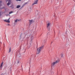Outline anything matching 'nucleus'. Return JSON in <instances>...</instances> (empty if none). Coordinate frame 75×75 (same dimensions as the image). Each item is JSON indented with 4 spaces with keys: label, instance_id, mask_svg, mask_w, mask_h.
Segmentation results:
<instances>
[{
    "label": "nucleus",
    "instance_id": "f257e3e1",
    "mask_svg": "<svg viewBox=\"0 0 75 75\" xmlns=\"http://www.w3.org/2000/svg\"><path fill=\"white\" fill-rule=\"evenodd\" d=\"M43 46H41L37 49V54H38L40 52V51L42 50Z\"/></svg>",
    "mask_w": 75,
    "mask_h": 75
},
{
    "label": "nucleus",
    "instance_id": "f03ea898",
    "mask_svg": "<svg viewBox=\"0 0 75 75\" xmlns=\"http://www.w3.org/2000/svg\"><path fill=\"white\" fill-rule=\"evenodd\" d=\"M59 60H57L56 61L52 63V66H54L55 64H57L58 63V62H59Z\"/></svg>",
    "mask_w": 75,
    "mask_h": 75
},
{
    "label": "nucleus",
    "instance_id": "7ed1b4c3",
    "mask_svg": "<svg viewBox=\"0 0 75 75\" xmlns=\"http://www.w3.org/2000/svg\"><path fill=\"white\" fill-rule=\"evenodd\" d=\"M50 24H51V23H49L47 24V29L49 30H50V28H48V27H49L50 25Z\"/></svg>",
    "mask_w": 75,
    "mask_h": 75
},
{
    "label": "nucleus",
    "instance_id": "20e7f679",
    "mask_svg": "<svg viewBox=\"0 0 75 75\" xmlns=\"http://www.w3.org/2000/svg\"><path fill=\"white\" fill-rule=\"evenodd\" d=\"M38 0H37L36 1H35L34 2V3L33 4H32L33 5H34V4H37V2H38Z\"/></svg>",
    "mask_w": 75,
    "mask_h": 75
},
{
    "label": "nucleus",
    "instance_id": "39448f33",
    "mask_svg": "<svg viewBox=\"0 0 75 75\" xmlns=\"http://www.w3.org/2000/svg\"><path fill=\"white\" fill-rule=\"evenodd\" d=\"M3 62H2L1 64V65L0 67V69H1V68H2V66H3Z\"/></svg>",
    "mask_w": 75,
    "mask_h": 75
},
{
    "label": "nucleus",
    "instance_id": "423d86ee",
    "mask_svg": "<svg viewBox=\"0 0 75 75\" xmlns=\"http://www.w3.org/2000/svg\"><path fill=\"white\" fill-rule=\"evenodd\" d=\"M29 23L30 25V24H33L32 23V21L31 20H29Z\"/></svg>",
    "mask_w": 75,
    "mask_h": 75
},
{
    "label": "nucleus",
    "instance_id": "0eeeda50",
    "mask_svg": "<svg viewBox=\"0 0 75 75\" xmlns=\"http://www.w3.org/2000/svg\"><path fill=\"white\" fill-rule=\"evenodd\" d=\"M4 21H5V22H6V23H10V21H8H8L4 20Z\"/></svg>",
    "mask_w": 75,
    "mask_h": 75
},
{
    "label": "nucleus",
    "instance_id": "6e6552de",
    "mask_svg": "<svg viewBox=\"0 0 75 75\" xmlns=\"http://www.w3.org/2000/svg\"><path fill=\"white\" fill-rule=\"evenodd\" d=\"M11 52V47H10L9 48L8 53H10V52Z\"/></svg>",
    "mask_w": 75,
    "mask_h": 75
},
{
    "label": "nucleus",
    "instance_id": "1a4fd4ad",
    "mask_svg": "<svg viewBox=\"0 0 75 75\" xmlns=\"http://www.w3.org/2000/svg\"><path fill=\"white\" fill-rule=\"evenodd\" d=\"M17 8H19V7H20V5H18L16 7Z\"/></svg>",
    "mask_w": 75,
    "mask_h": 75
},
{
    "label": "nucleus",
    "instance_id": "9d476101",
    "mask_svg": "<svg viewBox=\"0 0 75 75\" xmlns=\"http://www.w3.org/2000/svg\"><path fill=\"white\" fill-rule=\"evenodd\" d=\"M10 4V2H8L7 4V6H9V5Z\"/></svg>",
    "mask_w": 75,
    "mask_h": 75
},
{
    "label": "nucleus",
    "instance_id": "9b49d317",
    "mask_svg": "<svg viewBox=\"0 0 75 75\" xmlns=\"http://www.w3.org/2000/svg\"><path fill=\"white\" fill-rule=\"evenodd\" d=\"M13 13V12L12 11H11V12H9V14H11V13Z\"/></svg>",
    "mask_w": 75,
    "mask_h": 75
},
{
    "label": "nucleus",
    "instance_id": "f8f14e48",
    "mask_svg": "<svg viewBox=\"0 0 75 75\" xmlns=\"http://www.w3.org/2000/svg\"><path fill=\"white\" fill-rule=\"evenodd\" d=\"M20 62V61L19 60H17V64H18Z\"/></svg>",
    "mask_w": 75,
    "mask_h": 75
},
{
    "label": "nucleus",
    "instance_id": "ddd939ff",
    "mask_svg": "<svg viewBox=\"0 0 75 75\" xmlns=\"http://www.w3.org/2000/svg\"><path fill=\"white\" fill-rule=\"evenodd\" d=\"M18 21V19H16V20L15 21V23H17Z\"/></svg>",
    "mask_w": 75,
    "mask_h": 75
},
{
    "label": "nucleus",
    "instance_id": "4468645a",
    "mask_svg": "<svg viewBox=\"0 0 75 75\" xmlns=\"http://www.w3.org/2000/svg\"><path fill=\"white\" fill-rule=\"evenodd\" d=\"M63 54H61V57L62 58L63 57Z\"/></svg>",
    "mask_w": 75,
    "mask_h": 75
},
{
    "label": "nucleus",
    "instance_id": "2eb2a0df",
    "mask_svg": "<svg viewBox=\"0 0 75 75\" xmlns=\"http://www.w3.org/2000/svg\"><path fill=\"white\" fill-rule=\"evenodd\" d=\"M32 20V23H34V22H35V21H34L33 20Z\"/></svg>",
    "mask_w": 75,
    "mask_h": 75
},
{
    "label": "nucleus",
    "instance_id": "dca6fc26",
    "mask_svg": "<svg viewBox=\"0 0 75 75\" xmlns=\"http://www.w3.org/2000/svg\"><path fill=\"white\" fill-rule=\"evenodd\" d=\"M50 35V33H47V36H48V35Z\"/></svg>",
    "mask_w": 75,
    "mask_h": 75
},
{
    "label": "nucleus",
    "instance_id": "f3484780",
    "mask_svg": "<svg viewBox=\"0 0 75 75\" xmlns=\"http://www.w3.org/2000/svg\"><path fill=\"white\" fill-rule=\"evenodd\" d=\"M26 4H27V2L26 3H25V4L23 5V6H24V5H25Z\"/></svg>",
    "mask_w": 75,
    "mask_h": 75
},
{
    "label": "nucleus",
    "instance_id": "a211bd4d",
    "mask_svg": "<svg viewBox=\"0 0 75 75\" xmlns=\"http://www.w3.org/2000/svg\"><path fill=\"white\" fill-rule=\"evenodd\" d=\"M54 71H52V74H54Z\"/></svg>",
    "mask_w": 75,
    "mask_h": 75
},
{
    "label": "nucleus",
    "instance_id": "6ab92c4d",
    "mask_svg": "<svg viewBox=\"0 0 75 75\" xmlns=\"http://www.w3.org/2000/svg\"><path fill=\"white\" fill-rule=\"evenodd\" d=\"M1 15V13L0 12V16Z\"/></svg>",
    "mask_w": 75,
    "mask_h": 75
},
{
    "label": "nucleus",
    "instance_id": "aec40b11",
    "mask_svg": "<svg viewBox=\"0 0 75 75\" xmlns=\"http://www.w3.org/2000/svg\"><path fill=\"white\" fill-rule=\"evenodd\" d=\"M19 55H20V54H19V55H18V57H20V56H19Z\"/></svg>",
    "mask_w": 75,
    "mask_h": 75
},
{
    "label": "nucleus",
    "instance_id": "412c9836",
    "mask_svg": "<svg viewBox=\"0 0 75 75\" xmlns=\"http://www.w3.org/2000/svg\"><path fill=\"white\" fill-rule=\"evenodd\" d=\"M58 7H57L56 9H58Z\"/></svg>",
    "mask_w": 75,
    "mask_h": 75
},
{
    "label": "nucleus",
    "instance_id": "4be33fe9",
    "mask_svg": "<svg viewBox=\"0 0 75 75\" xmlns=\"http://www.w3.org/2000/svg\"><path fill=\"white\" fill-rule=\"evenodd\" d=\"M52 42H51V44H52Z\"/></svg>",
    "mask_w": 75,
    "mask_h": 75
},
{
    "label": "nucleus",
    "instance_id": "5701e85b",
    "mask_svg": "<svg viewBox=\"0 0 75 75\" xmlns=\"http://www.w3.org/2000/svg\"><path fill=\"white\" fill-rule=\"evenodd\" d=\"M13 6H10V7H12Z\"/></svg>",
    "mask_w": 75,
    "mask_h": 75
},
{
    "label": "nucleus",
    "instance_id": "b1692460",
    "mask_svg": "<svg viewBox=\"0 0 75 75\" xmlns=\"http://www.w3.org/2000/svg\"><path fill=\"white\" fill-rule=\"evenodd\" d=\"M21 0H18V1H21Z\"/></svg>",
    "mask_w": 75,
    "mask_h": 75
},
{
    "label": "nucleus",
    "instance_id": "393cba45",
    "mask_svg": "<svg viewBox=\"0 0 75 75\" xmlns=\"http://www.w3.org/2000/svg\"><path fill=\"white\" fill-rule=\"evenodd\" d=\"M10 18L8 19V20H10Z\"/></svg>",
    "mask_w": 75,
    "mask_h": 75
},
{
    "label": "nucleus",
    "instance_id": "a878e982",
    "mask_svg": "<svg viewBox=\"0 0 75 75\" xmlns=\"http://www.w3.org/2000/svg\"><path fill=\"white\" fill-rule=\"evenodd\" d=\"M21 35L20 36V37L21 38Z\"/></svg>",
    "mask_w": 75,
    "mask_h": 75
},
{
    "label": "nucleus",
    "instance_id": "bb28decb",
    "mask_svg": "<svg viewBox=\"0 0 75 75\" xmlns=\"http://www.w3.org/2000/svg\"><path fill=\"white\" fill-rule=\"evenodd\" d=\"M3 8H4V7H3Z\"/></svg>",
    "mask_w": 75,
    "mask_h": 75
},
{
    "label": "nucleus",
    "instance_id": "cd10ccee",
    "mask_svg": "<svg viewBox=\"0 0 75 75\" xmlns=\"http://www.w3.org/2000/svg\"><path fill=\"white\" fill-rule=\"evenodd\" d=\"M20 21V20H18V21L19 22Z\"/></svg>",
    "mask_w": 75,
    "mask_h": 75
},
{
    "label": "nucleus",
    "instance_id": "c85d7f7f",
    "mask_svg": "<svg viewBox=\"0 0 75 75\" xmlns=\"http://www.w3.org/2000/svg\"><path fill=\"white\" fill-rule=\"evenodd\" d=\"M8 24V25H9V24Z\"/></svg>",
    "mask_w": 75,
    "mask_h": 75
},
{
    "label": "nucleus",
    "instance_id": "c756f323",
    "mask_svg": "<svg viewBox=\"0 0 75 75\" xmlns=\"http://www.w3.org/2000/svg\"><path fill=\"white\" fill-rule=\"evenodd\" d=\"M16 1H18V0H16Z\"/></svg>",
    "mask_w": 75,
    "mask_h": 75
},
{
    "label": "nucleus",
    "instance_id": "7c9ffc66",
    "mask_svg": "<svg viewBox=\"0 0 75 75\" xmlns=\"http://www.w3.org/2000/svg\"><path fill=\"white\" fill-rule=\"evenodd\" d=\"M23 6H22V7H21V8H23Z\"/></svg>",
    "mask_w": 75,
    "mask_h": 75
},
{
    "label": "nucleus",
    "instance_id": "2f4dec72",
    "mask_svg": "<svg viewBox=\"0 0 75 75\" xmlns=\"http://www.w3.org/2000/svg\"><path fill=\"white\" fill-rule=\"evenodd\" d=\"M3 8H2V9H3Z\"/></svg>",
    "mask_w": 75,
    "mask_h": 75
},
{
    "label": "nucleus",
    "instance_id": "473e14b6",
    "mask_svg": "<svg viewBox=\"0 0 75 75\" xmlns=\"http://www.w3.org/2000/svg\"><path fill=\"white\" fill-rule=\"evenodd\" d=\"M57 0V1H58V0Z\"/></svg>",
    "mask_w": 75,
    "mask_h": 75
}]
</instances>
